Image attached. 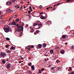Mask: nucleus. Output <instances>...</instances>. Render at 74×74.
Listing matches in <instances>:
<instances>
[{"mask_svg": "<svg viewBox=\"0 0 74 74\" xmlns=\"http://www.w3.org/2000/svg\"><path fill=\"white\" fill-rule=\"evenodd\" d=\"M18 28H17L15 30L16 32H19L21 30H23V27L19 26L18 24H17L16 25Z\"/></svg>", "mask_w": 74, "mask_h": 74, "instance_id": "1", "label": "nucleus"}, {"mask_svg": "<svg viewBox=\"0 0 74 74\" xmlns=\"http://www.w3.org/2000/svg\"><path fill=\"white\" fill-rule=\"evenodd\" d=\"M4 31L6 33H8L10 32V27L8 26H7L6 27H5L3 28Z\"/></svg>", "mask_w": 74, "mask_h": 74, "instance_id": "2", "label": "nucleus"}, {"mask_svg": "<svg viewBox=\"0 0 74 74\" xmlns=\"http://www.w3.org/2000/svg\"><path fill=\"white\" fill-rule=\"evenodd\" d=\"M0 55L3 58H5L6 56V53L3 52H1L0 53Z\"/></svg>", "mask_w": 74, "mask_h": 74, "instance_id": "3", "label": "nucleus"}, {"mask_svg": "<svg viewBox=\"0 0 74 74\" xmlns=\"http://www.w3.org/2000/svg\"><path fill=\"white\" fill-rule=\"evenodd\" d=\"M11 64L10 63H8L6 65L7 68L8 69H10V68H11Z\"/></svg>", "mask_w": 74, "mask_h": 74, "instance_id": "4", "label": "nucleus"}, {"mask_svg": "<svg viewBox=\"0 0 74 74\" xmlns=\"http://www.w3.org/2000/svg\"><path fill=\"white\" fill-rule=\"evenodd\" d=\"M38 26L39 28H35V29H40V27H42V24H41V23H40L38 24Z\"/></svg>", "mask_w": 74, "mask_h": 74, "instance_id": "5", "label": "nucleus"}, {"mask_svg": "<svg viewBox=\"0 0 74 74\" xmlns=\"http://www.w3.org/2000/svg\"><path fill=\"white\" fill-rule=\"evenodd\" d=\"M30 30L31 33H33L34 32V28L32 27H30Z\"/></svg>", "mask_w": 74, "mask_h": 74, "instance_id": "6", "label": "nucleus"}, {"mask_svg": "<svg viewBox=\"0 0 74 74\" xmlns=\"http://www.w3.org/2000/svg\"><path fill=\"white\" fill-rule=\"evenodd\" d=\"M40 21H38L37 22V24H36V23H35L33 24L34 26H36L37 25H38L39 24Z\"/></svg>", "mask_w": 74, "mask_h": 74, "instance_id": "7", "label": "nucleus"}, {"mask_svg": "<svg viewBox=\"0 0 74 74\" xmlns=\"http://www.w3.org/2000/svg\"><path fill=\"white\" fill-rule=\"evenodd\" d=\"M12 3L11 1H9L8 2H6V5H10V4H11Z\"/></svg>", "mask_w": 74, "mask_h": 74, "instance_id": "8", "label": "nucleus"}, {"mask_svg": "<svg viewBox=\"0 0 74 74\" xmlns=\"http://www.w3.org/2000/svg\"><path fill=\"white\" fill-rule=\"evenodd\" d=\"M51 21H47V23H46V24H47V25H50L51 24Z\"/></svg>", "mask_w": 74, "mask_h": 74, "instance_id": "9", "label": "nucleus"}, {"mask_svg": "<svg viewBox=\"0 0 74 74\" xmlns=\"http://www.w3.org/2000/svg\"><path fill=\"white\" fill-rule=\"evenodd\" d=\"M38 33H40V31L38 30H37L36 32L34 33V34L35 35H37V34H38Z\"/></svg>", "mask_w": 74, "mask_h": 74, "instance_id": "10", "label": "nucleus"}, {"mask_svg": "<svg viewBox=\"0 0 74 74\" xmlns=\"http://www.w3.org/2000/svg\"><path fill=\"white\" fill-rule=\"evenodd\" d=\"M6 52L7 53H11V51L8 49L6 50Z\"/></svg>", "mask_w": 74, "mask_h": 74, "instance_id": "11", "label": "nucleus"}, {"mask_svg": "<svg viewBox=\"0 0 74 74\" xmlns=\"http://www.w3.org/2000/svg\"><path fill=\"white\" fill-rule=\"evenodd\" d=\"M6 12L8 13H9L10 12H11V10L10 9H8L6 10Z\"/></svg>", "mask_w": 74, "mask_h": 74, "instance_id": "12", "label": "nucleus"}, {"mask_svg": "<svg viewBox=\"0 0 74 74\" xmlns=\"http://www.w3.org/2000/svg\"><path fill=\"white\" fill-rule=\"evenodd\" d=\"M64 52H65L64 50H62L61 51L60 53L62 54H64Z\"/></svg>", "mask_w": 74, "mask_h": 74, "instance_id": "13", "label": "nucleus"}, {"mask_svg": "<svg viewBox=\"0 0 74 74\" xmlns=\"http://www.w3.org/2000/svg\"><path fill=\"white\" fill-rule=\"evenodd\" d=\"M40 18L41 19H45V16H43L42 15L40 17Z\"/></svg>", "mask_w": 74, "mask_h": 74, "instance_id": "14", "label": "nucleus"}, {"mask_svg": "<svg viewBox=\"0 0 74 74\" xmlns=\"http://www.w3.org/2000/svg\"><path fill=\"white\" fill-rule=\"evenodd\" d=\"M50 53H51V54H52V53H53V50H51L50 51Z\"/></svg>", "mask_w": 74, "mask_h": 74, "instance_id": "15", "label": "nucleus"}, {"mask_svg": "<svg viewBox=\"0 0 74 74\" xmlns=\"http://www.w3.org/2000/svg\"><path fill=\"white\" fill-rule=\"evenodd\" d=\"M31 67L32 69H33V71H34V66L33 65Z\"/></svg>", "mask_w": 74, "mask_h": 74, "instance_id": "16", "label": "nucleus"}, {"mask_svg": "<svg viewBox=\"0 0 74 74\" xmlns=\"http://www.w3.org/2000/svg\"><path fill=\"white\" fill-rule=\"evenodd\" d=\"M12 25H16V24H15V23L14 22H13L12 24H11Z\"/></svg>", "mask_w": 74, "mask_h": 74, "instance_id": "17", "label": "nucleus"}, {"mask_svg": "<svg viewBox=\"0 0 74 74\" xmlns=\"http://www.w3.org/2000/svg\"><path fill=\"white\" fill-rule=\"evenodd\" d=\"M62 38L64 39V38H66V36L65 35H63L62 36Z\"/></svg>", "mask_w": 74, "mask_h": 74, "instance_id": "18", "label": "nucleus"}, {"mask_svg": "<svg viewBox=\"0 0 74 74\" xmlns=\"http://www.w3.org/2000/svg\"><path fill=\"white\" fill-rule=\"evenodd\" d=\"M28 74H32V71H28Z\"/></svg>", "mask_w": 74, "mask_h": 74, "instance_id": "19", "label": "nucleus"}, {"mask_svg": "<svg viewBox=\"0 0 74 74\" xmlns=\"http://www.w3.org/2000/svg\"><path fill=\"white\" fill-rule=\"evenodd\" d=\"M28 65L29 66H31L32 65V64L31 62H30L29 63V64H28Z\"/></svg>", "mask_w": 74, "mask_h": 74, "instance_id": "20", "label": "nucleus"}, {"mask_svg": "<svg viewBox=\"0 0 74 74\" xmlns=\"http://www.w3.org/2000/svg\"><path fill=\"white\" fill-rule=\"evenodd\" d=\"M38 47L39 48H41V45L40 44L38 45Z\"/></svg>", "mask_w": 74, "mask_h": 74, "instance_id": "21", "label": "nucleus"}, {"mask_svg": "<svg viewBox=\"0 0 74 74\" xmlns=\"http://www.w3.org/2000/svg\"><path fill=\"white\" fill-rule=\"evenodd\" d=\"M29 8V10H31V11H33V10H32V7H31V6H30Z\"/></svg>", "mask_w": 74, "mask_h": 74, "instance_id": "22", "label": "nucleus"}, {"mask_svg": "<svg viewBox=\"0 0 74 74\" xmlns=\"http://www.w3.org/2000/svg\"><path fill=\"white\" fill-rule=\"evenodd\" d=\"M15 47H13V46H12L10 48V49H11V50H13L14 49Z\"/></svg>", "mask_w": 74, "mask_h": 74, "instance_id": "23", "label": "nucleus"}, {"mask_svg": "<svg viewBox=\"0 0 74 74\" xmlns=\"http://www.w3.org/2000/svg\"><path fill=\"white\" fill-rule=\"evenodd\" d=\"M2 63H3V64H4L5 63V60H2Z\"/></svg>", "mask_w": 74, "mask_h": 74, "instance_id": "24", "label": "nucleus"}, {"mask_svg": "<svg viewBox=\"0 0 74 74\" xmlns=\"http://www.w3.org/2000/svg\"><path fill=\"white\" fill-rule=\"evenodd\" d=\"M47 46V44H45L43 45V47H46V46Z\"/></svg>", "mask_w": 74, "mask_h": 74, "instance_id": "25", "label": "nucleus"}, {"mask_svg": "<svg viewBox=\"0 0 74 74\" xmlns=\"http://www.w3.org/2000/svg\"><path fill=\"white\" fill-rule=\"evenodd\" d=\"M58 48H59L57 46H56L55 47V49H58Z\"/></svg>", "mask_w": 74, "mask_h": 74, "instance_id": "26", "label": "nucleus"}, {"mask_svg": "<svg viewBox=\"0 0 74 74\" xmlns=\"http://www.w3.org/2000/svg\"><path fill=\"white\" fill-rule=\"evenodd\" d=\"M56 62L57 63H59V62H60V61H59L58 60H56Z\"/></svg>", "mask_w": 74, "mask_h": 74, "instance_id": "27", "label": "nucleus"}, {"mask_svg": "<svg viewBox=\"0 0 74 74\" xmlns=\"http://www.w3.org/2000/svg\"><path fill=\"white\" fill-rule=\"evenodd\" d=\"M74 46L73 45L71 46V49H73V48H74Z\"/></svg>", "mask_w": 74, "mask_h": 74, "instance_id": "28", "label": "nucleus"}, {"mask_svg": "<svg viewBox=\"0 0 74 74\" xmlns=\"http://www.w3.org/2000/svg\"><path fill=\"white\" fill-rule=\"evenodd\" d=\"M16 22H18L19 21V18H17L16 19Z\"/></svg>", "mask_w": 74, "mask_h": 74, "instance_id": "29", "label": "nucleus"}, {"mask_svg": "<svg viewBox=\"0 0 74 74\" xmlns=\"http://www.w3.org/2000/svg\"><path fill=\"white\" fill-rule=\"evenodd\" d=\"M39 8H42V6L41 5H40L39 6Z\"/></svg>", "mask_w": 74, "mask_h": 74, "instance_id": "30", "label": "nucleus"}, {"mask_svg": "<svg viewBox=\"0 0 74 74\" xmlns=\"http://www.w3.org/2000/svg\"><path fill=\"white\" fill-rule=\"evenodd\" d=\"M56 10V8L55 7H54L53 9H52V11H54Z\"/></svg>", "mask_w": 74, "mask_h": 74, "instance_id": "31", "label": "nucleus"}, {"mask_svg": "<svg viewBox=\"0 0 74 74\" xmlns=\"http://www.w3.org/2000/svg\"><path fill=\"white\" fill-rule=\"evenodd\" d=\"M18 4H16L14 6V7L15 8H16V7H18Z\"/></svg>", "mask_w": 74, "mask_h": 74, "instance_id": "32", "label": "nucleus"}, {"mask_svg": "<svg viewBox=\"0 0 74 74\" xmlns=\"http://www.w3.org/2000/svg\"><path fill=\"white\" fill-rule=\"evenodd\" d=\"M38 73H42V72H41V71L40 70H39Z\"/></svg>", "mask_w": 74, "mask_h": 74, "instance_id": "33", "label": "nucleus"}, {"mask_svg": "<svg viewBox=\"0 0 74 74\" xmlns=\"http://www.w3.org/2000/svg\"><path fill=\"white\" fill-rule=\"evenodd\" d=\"M10 40V39L9 38H6V40Z\"/></svg>", "mask_w": 74, "mask_h": 74, "instance_id": "34", "label": "nucleus"}, {"mask_svg": "<svg viewBox=\"0 0 74 74\" xmlns=\"http://www.w3.org/2000/svg\"><path fill=\"white\" fill-rule=\"evenodd\" d=\"M27 49H30V48H31V47L30 46H28L27 47Z\"/></svg>", "mask_w": 74, "mask_h": 74, "instance_id": "35", "label": "nucleus"}, {"mask_svg": "<svg viewBox=\"0 0 74 74\" xmlns=\"http://www.w3.org/2000/svg\"><path fill=\"white\" fill-rule=\"evenodd\" d=\"M44 69H45L44 68L42 69H41V70L42 71H44Z\"/></svg>", "mask_w": 74, "mask_h": 74, "instance_id": "36", "label": "nucleus"}, {"mask_svg": "<svg viewBox=\"0 0 74 74\" xmlns=\"http://www.w3.org/2000/svg\"><path fill=\"white\" fill-rule=\"evenodd\" d=\"M9 31L10 32H12V29L9 28Z\"/></svg>", "mask_w": 74, "mask_h": 74, "instance_id": "37", "label": "nucleus"}, {"mask_svg": "<svg viewBox=\"0 0 74 74\" xmlns=\"http://www.w3.org/2000/svg\"><path fill=\"white\" fill-rule=\"evenodd\" d=\"M12 19V18H10L9 20V21H10L11 20V19Z\"/></svg>", "mask_w": 74, "mask_h": 74, "instance_id": "38", "label": "nucleus"}, {"mask_svg": "<svg viewBox=\"0 0 74 74\" xmlns=\"http://www.w3.org/2000/svg\"><path fill=\"white\" fill-rule=\"evenodd\" d=\"M70 74H74V72L73 71Z\"/></svg>", "mask_w": 74, "mask_h": 74, "instance_id": "39", "label": "nucleus"}, {"mask_svg": "<svg viewBox=\"0 0 74 74\" xmlns=\"http://www.w3.org/2000/svg\"><path fill=\"white\" fill-rule=\"evenodd\" d=\"M23 7V5H22L21 7L20 8V10H21V9H22V8Z\"/></svg>", "mask_w": 74, "mask_h": 74, "instance_id": "40", "label": "nucleus"}, {"mask_svg": "<svg viewBox=\"0 0 74 74\" xmlns=\"http://www.w3.org/2000/svg\"><path fill=\"white\" fill-rule=\"evenodd\" d=\"M71 1V0H67V1H66V2H69Z\"/></svg>", "mask_w": 74, "mask_h": 74, "instance_id": "41", "label": "nucleus"}, {"mask_svg": "<svg viewBox=\"0 0 74 74\" xmlns=\"http://www.w3.org/2000/svg\"><path fill=\"white\" fill-rule=\"evenodd\" d=\"M43 12H40V15H41V14H43Z\"/></svg>", "mask_w": 74, "mask_h": 74, "instance_id": "42", "label": "nucleus"}, {"mask_svg": "<svg viewBox=\"0 0 74 74\" xmlns=\"http://www.w3.org/2000/svg\"><path fill=\"white\" fill-rule=\"evenodd\" d=\"M22 25L23 26H23H24V23H22Z\"/></svg>", "mask_w": 74, "mask_h": 74, "instance_id": "43", "label": "nucleus"}, {"mask_svg": "<svg viewBox=\"0 0 74 74\" xmlns=\"http://www.w3.org/2000/svg\"><path fill=\"white\" fill-rule=\"evenodd\" d=\"M51 70H54V67H52L51 68Z\"/></svg>", "mask_w": 74, "mask_h": 74, "instance_id": "44", "label": "nucleus"}, {"mask_svg": "<svg viewBox=\"0 0 74 74\" xmlns=\"http://www.w3.org/2000/svg\"><path fill=\"white\" fill-rule=\"evenodd\" d=\"M28 26V25H26V27H27Z\"/></svg>", "mask_w": 74, "mask_h": 74, "instance_id": "45", "label": "nucleus"}, {"mask_svg": "<svg viewBox=\"0 0 74 74\" xmlns=\"http://www.w3.org/2000/svg\"><path fill=\"white\" fill-rule=\"evenodd\" d=\"M8 46H9V45H6L5 46L6 48H7V47H8Z\"/></svg>", "mask_w": 74, "mask_h": 74, "instance_id": "46", "label": "nucleus"}, {"mask_svg": "<svg viewBox=\"0 0 74 74\" xmlns=\"http://www.w3.org/2000/svg\"><path fill=\"white\" fill-rule=\"evenodd\" d=\"M12 2H15V0H12Z\"/></svg>", "mask_w": 74, "mask_h": 74, "instance_id": "47", "label": "nucleus"}, {"mask_svg": "<svg viewBox=\"0 0 74 74\" xmlns=\"http://www.w3.org/2000/svg\"><path fill=\"white\" fill-rule=\"evenodd\" d=\"M3 15H2V16H0V18H2V17H3Z\"/></svg>", "mask_w": 74, "mask_h": 74, "instance_id": "48", "label": "nucleus"}, {"mask_svg": "<svg viewBox=\"0 0 74 74\" xmlns=\"http://www.w3.org/2000/svg\"><path fill=\"white\" fill-rule=\"evenodd\" d=\"M69 69H70V70H72V68L71 67H69Z\"/></svg>", "mask_w": 74, "mask_h": 74, "instance_id": "49", "label": "nucleus"}, {"mask_svg": "<svg viewBox=\"0 0 74 74\" xmlns=\"http://www.w3.org/2000/svg\"><path fill=\"white\" fill-rule=\"evenodd\" d=\"M34 47V46H33V45H32L31 46V48H33V47Z\"/></svg>", "mask_w": 74, "mask_h": 74, "instance_id": "50", "label": "nucleus"}, {"mask_svg": "<svg viewBox=\"0 0 74 74\" xmlns=\"http://www.w3.org/2000/svg\"><path fill=\"white\" fill-rule=\"evenodd\" d=\"M30 12H31V11H28V13H29V14H30Z\"/></svg>", "mask_w": 74, "mask_h": 74, "instance_id": "51", "label": "nucleus"}, {"mask_svg": "<svg viewBox=\"0 0 74 74\" xmlns=\"http://www.w3.org/2000/svg\"><path fill=\"white\" fill-rule=\"evenodd\" d=\"M16 17H17V16H14V18H16Z\"/></svg>", "mask_w": 74, "mask_h": 74, "instance_id": "52", "label": "nucleus"}, {"mask_svg": "<svg viewBox=\"0 0 74 74\" xmlns=\"http://www.w3.org/2000/svg\"><path fill=\"white\" fill-rule=\"evenodd\" d=\"M21 59H24L23 57H21Z\"/></svg>", "mask_w": 74, "mask_h": 74, "instance_id": "53", "label": "nucleus"}, {"mask_svg": "<svg viewBox=\"0 0 74 74\" xmlns=\"http://www.w3.org/2000/svg\"><path fill=\"white\" fill-rule=\"evenodd\" d=\"M32 14H33V15H34V14H36V13H33Z\"/></svg>", "mask_w": 74, "mask_h": 74, "instance_id": "54", "label": "nucleus"}, {"mask_svg": "<svg viewBox=\"0 0 74 74\" xmlns=\"http://www.w3.org/2000/svg\"><path fill=\"white\" fill-rule=\"evenodd\" d=\"M47 10H49V8H47Z\"/></svg>", "mask_w": 74, "mask_h": 74, "instance_id": "55", "label": "nucleus"}, {"mask_svg": "<svg viewBox=\"0 0 74 74\" xmlns=\"http://www.w3.org/2000/svg\"><path fill=\"white\" fill-rule=\"evenodd\" d=\"M1 11H0V15L1 14Z\"/></svg>", "mask_w": 74, "mask_h": 74, "instance_id": "56", "label": "nucleus"}, {"mask_svg": "<svg viewBox=\"0 0 74 74\" xmlns=\"http://www.w3.org/2000/svg\"><path fill=\"white\" fill-rule=\"evenodd\" d=\"M7 62H8L9 61V60L8 59L7 60H6Z\"/></svg>", "mask_w": 74, "mask_h": 74, "instance_id": "57", "label": "nucleus"}, {"mask_svg": "<svg viewBox=\"0 0 74 74\" xmlns=\"http://www.w3.org/2000/svg\"><path fill=\"white\" fill-rule=\"evenodd\" d=\"M65 45H67V43L66 42L65 43Z\"/></svg>", "mask_w": 74, "mask_h": 74, "instance_id": "58", "label": "nucleus"}, {"mask_svg": "<svg viewBox=\"0 0 74 74\" xmlns=\"http://www.w3.org/2000/svg\"><path fill=\"white\" fill-rule=\"evenodd\" d=\"M45 62H47V60L45 59Z\"/></svg>", "mask_w": 74, "mask_h": 74, "instance_id": "59", "label": "nucleus"}, {"mask_svg": "<svg viewBox=\"0 0 74 74\" xmlns=\"http://www.w3.org/2000/svg\"><path fill=\"white\" fill-rule=\"evenodd\" d=\"M24 9H25V8H26V7H24Z\"/></svg>", "mask_w": 74, "mask_h": 74, "instance_id": "60", "label": "nucleus"}, {"mask_svg": "<svg viewBox=\"0 0 74 74\" xmlns=\"http://www.w3.org/2000/svg\"><path fill=\"white\" fill-rule=\"evenodd\" d=\"M18 9V8H19V6H18L17 7Z\"/></svg>", "mask_w": 74, "mask_h": 74, "instance_id": "61", "label": "nucleus"}, {"mask_svg": "<svg viewBox=\"0 0 74 74\" xmlns=\"http://www.w3.org/2000/svg\"><path fill=\"white\" fill-rule=\"evenodd\" d=\"M22 63V62H21V61L19 62V63Z\"/></svg>", "mask_w": 74, "mask_h": 74, "instance_id": "62", "label": "nucleus"}, {"mask_svg": "<svg viewBox=\"0 0 74 74\" xmlns=\"http://www.w3.org/2000/svg\"><path fill=\"white\" fill-rule=\"evenodd\" d=\"M59 3L58 4H57L56 5H59Z\"/></svg>", "mask_w": 74, "mask_h": 74, "instance_id": "63", "label": "nucleus"}, {"mask_svg": "<svg viewBox=\"0 0 74 74\" xmlns=\"http://www.w3.org/2000/svg\"><path fill=\"white\" fill-rule=\"evenodd\" d=\"M29 50V51H30V49H28Z\"/></svg>", "mask_w": 74, "mask_h": 74, "instance_id": "64", "label": "nucleus"}]
</instances>
